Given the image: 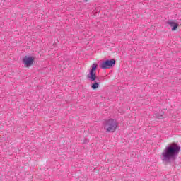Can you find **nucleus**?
I'll use <instances>...</instances> for the list:
<instances>
[{"mask_svg":"<svg viewBox=\"0 0 181 181\" xmlns=\"http://www.w3.org/2000/svg\"><path fill=\"white\" fill-rule=\"evenodd\" d=\"M180 153V146L176 143L168 144L161 153V160L165 165H175Z\"/></svg>","mask_w":181,"mask_h":181,"instance_id":"1","label":"nucleus"},{"mask_svg":"<svg viewBox=\"0 0 181 181\" xmlns=\"http://www.w3.org/2000/svg\"><path fill=\"white\" fill-rule=\"evenodd\" d=\"M103 125L106 132H115L118 127V122L115 119H109L104 121Z\"/></svg>","mask_w":181,"mask_h":181,"instance_id":"2","label":"nucleus"},{"mask_svg":"<svg viewBox=\"0 0 181 181\" xmlns=\"http://www.w3.org/2000/svg\"><path fill=\"white\" fill-rule=\"evenodd\" d=\"M112 66H115V59H107L101 63L100 69L105 70L107 69H111Z\"/></svg>","mask_w":181,"mask_h":181,"instance_id":"3","label":"nucleus"},{"mask_svg":"<svg viewBox=\"0 0 181 181\" xmlns=\"http://www.w3.org/2000/svg\"><path fill=\"white\" fill-rule=\"evenodd\" d=\"M97 64H93L92 65V69L90 71L89 74H88L87 77L90 81H95L97 80V75L95 74V70H97Z\"/></svg>","mask_w":181,"mask_h":181,"instance_id":"4","label":"nucleus"},{"mask_svg":"<svg viewBox=\"0 0 181 181\" xmlns=\"http://www.w3.org/2000/svg\"><path fill=\"white\" fill-rule=\"evenodd\" d=\"M33 60L34 59L32 57H25L23 59V63L28 67H30L33 64Z\"/></svg>","mask_w":181,"mask_h":181,"instance_id":"5","label":"nucleus"},{"mask_svg":"<svg viewBox=\"0 0 181 181\" xmlns=\"http://www.w3.org/2000/svg\"><path fill=\"white\" fill-rule=\"evenodd\" d=\"M168 25H170V26L172 28V30H176V29H177V23L170 21H168Z\"/></svg>","mask_w":181,"mask_h":181,"instance_id":"6","label":"nucleus"},{"mask_svg":"<svg viewBox=\"0 0 181 181\" xmlns=\"http://www.w3.org/2000/svg\"><path fill=\"white\" fill-rule=\"evenodd\" d=\"M99 87H100V83L98 82L95 81L91 85V88H93V90H97V88H98Z\"/></svg>","mask_w":181,"mask_h":181,"instance_id":"7","label":"nucleus"},{"mask_svg":"<svg viewBox=\"0 0 181 181\" xmlns=\"http://www.w3.org/2000/svg\"><path fill=\"white\" fill-rule=\"evenodd\" d=\"M154 117L158 119L163 118V113H155Z\"/></svg>","mask_w":181,"mask_h":181,"instance_id":"8","label":"nucleus"}]
</instances>
